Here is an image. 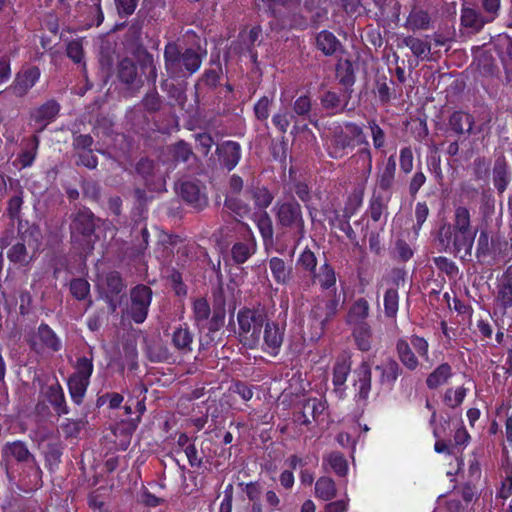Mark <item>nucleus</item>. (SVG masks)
Here are the masks:
<instances>
[{
    "mask_svg": "<svg viewBox=\"0 0 512 512\" xmlns=\"http://www.w3.org/2000/svg\"><path fill=\"white\" fill-rule=\"evenodd\" d=\"M475 121L474 117L463 111L453 112L448 120V126L458 136L470 135L472 133Z\"/></svg>",
    "mask_w": 512,
    "mask_h": 512,
    "instance_id": "nucleus-25",
    "label": "nucleus"
},
{
    "mask_svg": "<svg viewBox=\"0 0 512 512\" xmlns=\"http://www.w3.org/2000/svg\"><path fill=\"white\" fill-rule=\"evenodd\" d=\"M60 105L55 100H48L43 105H41L32 115L34 120L38 123H44L38 132H41L45 129L46 125L51 122L59 113Z\"/></svg>",
    "mask_w": 512,
    "mask_h": 512,
    "instance_id": "nucleus-32",
    "label": "nucleus"
},
{
    "mask_svg": "<svg viewBox=\"0 0 512 512\" xmlns=\"http://www.w3.org/2000/svg\"><path fill=\"white\" fill-rule=\"evenodd\" d=\"M357 387L356 399L366 404L372 387V372L368 362L363 361L354 371Z\"/></svg>",
    "mask_w": 512,
    "mask_h": 512,
    "instance_id": "nucleus-20",
    "label": "nucleus"
},
{
    "mask_svg": "<svg viewBox=\"0 0 512 512\" xmlns=\"http://www.w3.org/2000/svg\"><path fill=\"white\" fill-rule=\"evenodd\" d=\"M339 298L336 291L327 300L318 301L311 309L310 316L318 322L321 329L337 314Z\"/></svg>",
    "mask_w": 512,
    "mask_h": 512,
    "instance_id": "nucleus-18",
    "label": "nucleus"
},
{
    "mask_svg": "<svg viewBox=\"0 0 512 512\" xmlns=\"http://www.w3.org/2000/svg\"><path fill=\"white\" fill-rule=\"evenodd\" d=\"M26 341L36 353L58 352L62 348L60 338L46 323H41L37 330L27 337Z\"/></svg>",
    "mask_w": 512,
    "mask_h": 512,
    "instance_id": "nucleus-9",
    "label": "nucleus"
},
{
    "mask_svg": "<svg viewBox=\"0 0 512 512\" xmlns=\"http://www.w3.org/2000/svg\"><path fill=\"white\" fill-rule=\"evenodd\" d=\"M70 291L77 300H84L90 292V284L83 278L73 279L70 283Z\"/></svg>",
    "mask_w": 512,
    "mask_h": 512,
    "instance_id": "nucleus-64",
    "label": "nucleus"
},
{
    "mask_svg": "<svg viewBox=\"0 0 512 512\" xmlns=\"http://www.w3.org/2000/svg\"><path fill=\"white\" fill-rule=\"evenodd\" d=\"M324 410V402L317 398H308L302 402L301 410L294 413V422L307 426L312 420L317 421Z\"/></svg>",
    "mask_w": 512,
    "mask_h": 512,
    "instance_id": "nucleus-19",
    "label": "nucleus"
},
{
    "mask_svg": "<svg viewBox=\"0 0 512 512\" xmlns=\"http://www.w3.org/2000/svg\"><path fill=\"white\" fill-rule=\"evenodd\" d=\"M327 462L338 476H345L348 471V463L340 452H332L327 457Z\"/></svg>",
    "mask_w": 512,
    "mask_h": 512,
    "instance_id": "nucleus-52",
    "label": "nucleus"
},
{
    "mask_svg": "<svg viewBox=\"0 0 512 512\" xmlns=\"http://www.w3.org/2000/svg\"><path fill=\"white\" fill-rule=\"evenodd\" d=\"M75 373L71 376L90 381L93 373V352L90 348L89 356L79 357L75 365Z\"/></svg>",
    "mask_w": 512,
    "mask_h": 512,
    "instance_id": "nucleus-46",
    "label": "nucleus"
},
{
    "mask_svg": "<svg viewBox=\"0 0 512 512\" xmlns=\"http://www.w3.org/2000/svg\"><path fill=\"white\" fill-rule=\"evenodd\" d=\"M297 265L312 275L316 271L317 258L310 249L306 248L297 259Z\"/></svg>",
    "mask_w": 512,
    "mask_h": 512,
    "instance_id": "nucleus-61",
    "label": "nucleus"
},
{
    "mask_svg": "<svg viewBox=\"0 0 512 512\" xmlns=\"http://www.w3.org/2000/svg\"><path fill=\"white\" fill-rule=\"evenodd\" d=\"M474 65L478 74L484 78L497 77L499 73L498 65L493 56L485 51L480 52L475 60Z\"/></svg>",
    "mask_w": 512,
    "mask_h": 512,
    "instance_id": "nucleus-29",
    "label": "nucleus"
},
{
    "mask_svg": "<svg viewBox=\"0 0 512 512\" xmlns=\"http://www.w3.org/2000/svg\"><path fill=\"white\" fill-rule=\"evenodd\" d=\"M89 382L90 381H88V380L70 376V378L68 380L69 392H70L72 400L77 405L82 403V400L86 393Z\"/></svg>",
    "mask_w": 512,
    "mask_h": 512,
    "instance_id": "nucleus-48",
    "label": "nucleus"
},
{
    "mask_svg": "<svg viewBox=\"0 0 512 512\" xmlns=\"http://www.w3.org/2000/svg\"><path fill=\"white\" fill-rule=\"evenodd\" d=\"M384 314L387 318L395 319L399 309V294L396 288H389L384 294Z\"/></svg>",
    "mask_w": 512,
    "mask_h": 512,
    "instance_id": "nucleus-47",
    "label": "nucleus"
},
{
    "mask_svg": "<svg viewBox=\"0 0 512 512\" xmlns=\"http://www.w3.org/2000/svg\"><path fill=\"white\" fill-rule=\"evenodd\" d=\"M172 344L180 353L187 354L192 351L193 334L188 327H178L172 333Z\"/></svg>",
    "mask_w": 512,
    "mask_h": 512,
    "instance_id": "nucleus-33",
    "label": "nucleus"
},
{
    "mask_svg": "<svg viewBox=\"0 0 512 512\" xmlns=\"http://www.w3.org/2000/svg\"><path fill=\"white\" fill-rule=\"evenodd\" d=\"M318 280L320 286L324 290H329L336 284V275L333 267L325 262L321 265L319 273L312 274V282Z\"/></svg>",
    "mask_w": 512,
    "mask_h": 512,
    "instance_id": "nucleus-44",
    "label": "nucleus"
},
{
    "mask_svg": "<svg viewBox=\"0 0 512 512\" xmlns=\"http://www.w3.org/2000/svg\"><path fill=\"white\" fill-rule=\"evenodd\" d=\"M369 303L365 298L357 299L350 307L347 314V323L350 325H358L367 323L365 319L369 315Z\"/></svg>",
    "mask_w": 512,
    "mask_h": 512,
    "instance_id": "nucleus-37",
    "label": "nucleus"
},
{
    "mask_svg": "<svg viewBox=\"0 0 512 512\" xmlns=\"http://www.w3.org/2000/svg\"><path fill=\"white\" fill-rule=\"evenodd\" d=\"M396 352L401 364L410 371H414L419 366V360L413 352L410 344L403 338L398 339L396 343Z\"/></svg>",
    "mask_w": 512,
    "mask_h": 512,
    "instance_id": "nucleus-31",
    "label": "nucleus"
},
{
    "mask_svg": "<svg viewBox=\"0 0 512 512\" xmlns=\"http://www.w3.org/2000/svg\"><path fill=\"white\" fill-rule=\"evenodd\" d=\"M71 238L78 241L80 237L88 238L96 229V217L88 208H81L71 215Z\"/></svg>",
    "mask_w": 512,
    "mask_h": 512,
    "instance_id": "nucleus-13",
    "label": "nucleus"
},
{
    "mask_svg": "<svg viewBox=\"0 0 512 512\" xmlns=\"http://www.w3.org/2000/svg\"><path fill=\"white\" fill-rule=\"evenodd\" d=\"M63 446L59 439H51L44 447V456L50 470L61 462Z\"/></svg>",
    "mask_w": 512,
    "mask_h": 512,
    "instance_id": "nucleus-41",
    "label": "nucleus"
},
{
    "mask_svg": "<svg viewBox=\"0 0 512 512\" xmlns=\"http://www.w3.org/2000/svg\"><path fill=\"white\" fill-rule=\"evenodd\" d=\"M257 227L263 238L264 243L271 244L273 242L274 229L272 219L266 211L262 212L258 216Z\"/></svg>",
    "mask_w": 512,
    "mask_h": 512,
    "instance_id": "nucleus-49",
    "label": "nucleus"
},
{
    "mask_svg": "<svg viewBox=\"0 0 512 512\" xmlns=\"http://www.w3.org/2000/svg\"><path fill=\"white\" fill-rule=\"evenodd\" d=\"M337 488L334 480L327 476L320 477L315 483V495L323 501H330L336 497Z\"/></svg>",
    "mask_w": 512,
    "mask_h": 512,
    "instance_id": "nucleus-40",
    "label": "nucleus"
},
{
    "mask_svg": "<svg viewBox=\"0 0 512 512\" xmlns=\"http://www.w3.org/2000/svg\"><path fill=\"white\" fill-rule=\"evenodd\" d=\"M145 110L149 113L158 112L162 107V99L159 93L157 92L155 86L153 89L146 93L141 101Z\"/></svg>",
    "mask_w": 512,
    "mask_h": 512,
    "instance_id": "nucleus-54",
    "label": "nucleus"
},
{
    "mask_svg": "<svg viewBox=\"0 0 512 512\" xmlns=\"http://www.w3.org/2000/svg\"><path fill=\"white\" fill-rule=\"evenodd\" d=\"M240 342L249 349H255L261 341V330L268 321L264 308H244L237 314Z\"/></svg>",
    "mask_w": 512,
    "mask_h": 512,
    "instance_id": "nucleus-2",
    "label": "nucleus"
},
{
    "mask_svg": "<svg viewBox=\"0 0 512 512\" xmlns=\"http://www.w3.org/2000/svg\"><path fill=\"white\" fill-rule=\"evenodd\" d=\"M396 159L395 155H390L382 168H379L376 174V183L373 192L385 193L392 196V190L395 186Z\"/></svg>",
    "mask_w": 512,
    "mask_h": 512,
    "instance_id": "nucleus-17",
    "label": "nucleus"
},
{
    "mask_svg": "<svg viewBox=\"0 0 512 512\" xmlns=\"http://www.w3.org/2000/svg\"><path fill=\"white\" fill-rule=\"evenodd\" d=\"M173 159L180 162H188L194 157L191 146L183 140L176 142L172 147Z\"/></svg>",
    "mask_w": 512,
    "mask_h": 512,
    "instance_id": "nucleus-58",
    "label": "nucleus"
},
{
    "mask_svg": "<svg viewBox=\"0 0 512 512\" xmlns=\"http://www.w3.org/2000/svg\"><path fill=\"white\" fill-rule=\"evenodd\" d=\"M46 398L57 415L61 416L68 414L69 409L66 404L64 391L58 383L50 385L47 388Z\"/></svg>",
    "mask_w": 512,
    "mask_h": 512,
    "instance_id": "nucleus-30",
    "label": "nucleus"
},
{
    "mask_svg": "<svg viewBox=\"0 0 512 512\" xmlns=\"http://www.w3.org/2000/svg\"><path fill=\"white\" fill-rule=\"evenodd\" d=\"M390 200V196L385 193L373 192L369 201L368 213L374 222H378L384 212H387Z\"/></svg>",
    "mask_w": 512,
    "mask_h": 512,
    "instance_id": "nucleus-34",
    "label": "nucleus"
},
{
    "mask_svg": "<svg viewBox=\"0 0 512 512\" xmlns=\"http://www.w3.org/2000/svg\"><path fill=\"white\" fill-rule=\"evenodd\" d=\"M166 69L174 75L184 71L193 74L199 70L202 63V55L194 49L187 48L184 51L175 43H168L164 51Z\"/></svg>",
    "mask_w": 512,
    "mask_h": 512,
    "instance_id": "nucleus-4",
    "label": "nucleus"
},
{
    "mask_svg": "<svg viewBox=\"0 0 512 512\" xmlns=\"http://www.w3.org/2000/svg\"><path fill=\"white\" fill-rule=\"evenodd\" d=\"M23 205V191L20 189L19 192L12 196L7 203L6 212L12 220L20 219V212Z\"/></svg>",
    "mask_w": 512,
    "mask_h": 512,
    "instance_id": "nucleus-62",
    "label": "nucleus"
},
{
    "mask_svg": "<svg viewBox=\"0 0 512 512\" xmlns=\"http://www.w3.org/2000/svg\"><path fill=\"white\" fill-rule=\"evenodd\" d=\"M255 206L260 209L269 207L274 199L273 194L265 187H254L250 190Z\"/></svg>",
    "mask_w": 512,
    "mask_h": 512,
    "instance_id": "nucleus-51",
    "label": "nucleus"
},
{
    "mask_svg": "<svg viewBox=\"0 0 512 512\" xmlns=\"http://www.w3.org/2000/svg\"><path fill=\"white\" fill-rule=\"evenodd\" d=\"M316 46L326 56L333 55L342 49L340 41L334 34H317Z\"/></svg>",
    "mask_w": 512,
    "mask_h": 512,
    "instance_id": "nucleus-42",
    "label": "nucleus"
},
{
    "mask_svg": "<svg viewBox=\"0 0 512 512\" xmlns=\"http://www.w3.org/2000/svg\"><path fill=\"white\" fill-rule=\"evenodd\" d=\"M152 295V289L144 284H139L131 289L128 314L135 323L140 324L146 320Z\"/></svg>",
    "mask_w": 512,
    "mask_h": 512,
    "instance_id": "nucleus-10",
    "label": "nucleus"
},
{
    "mask_svg": "<svg viewBox=\"0 0 512 512\" xmlns=\"http://www.w3.org/2000/svg\"><path fill=\"white\" fill-rule=\"evenodd\" d=\"M224 207L239 217H244L250 212V207L248 204L233 196L226 197Z\"/></svg>",
    "mask_w": 512,
    "mask_h": 512,
    "instance_id": "nucleus-55",
    "label": "nucleus"
},
{
    "mask_svg": "<svg viewBox=\"0 0 512 512\" xmlns=\"http://www.w3.org/2000/svg\"><path fill=\"white\" fill-rule=\"evenodd\" d=\"M353 337L359 350L367 352L371 349L372 330L368 323L353 325Z\"/></svg>",
    "mask_w": 512,
    "mask_h": 512,
    "instance_id": "nucleus-39",
    "label": "nucleus"
},
{
    "mask_svg": "<svg viewBox=\"0 0 512 512\" xmlns=\"http://www.w3.org/2000/svg\"><path fill=\"white\" fill-rule=\"evenodd\" d=\"M40 77L38 67H31L21 73H18L11 87L12 92L17 97H23L35 85Z\"/></svg>",
    "mask_w": 512,
    "mask_h": 512,
    "instance_id": "nucleus-23",
    "label": "nucleus"
},
{
    "mask_svg": "<svg viewBox=\"0 0 512 512\" xmlns=\"http://www.w3.org/2000/svg\"><path fill=\"white\" fill-rule=\"evenodd\" d=\"M430 18L427 12L422 10L412 12L408 18V27L410 29H428L429 28Z\"/></svg>",
    "mask_w": 512,
    "mask_h": 512,
    "instance_id": "nucleus-59",
    "label": "nucleus"
},
{
    "mask_svg": "<svg viewBox=\"0 0 512 512\" xmlns=\"http://www.w3.org/2000/svg\"><path fill=\"white\" fill-rule=\"evenodd\" d=\"M496 289L497 305L504 310L512 307V265L498 278Z\"/></svg>",
    "mask_w": 512,
    "mask_h": 512,
    "instance_id": "nucleus-21",
    "label": "nucleus"
},
{
    "mask_svg": "<svg viewBox=\"0 0 512 512\" xmlns=\"http://www.w3.org/2000/svg\"><path fill=\"white\" fill-rule=\"evenodd\" d=\"M312 111V100L308 95L299 96L293 103V115H291V119H294L295 116L303 117L304 119H310V113Z\"/></svg>",
    "mask_w": 512,
    "mask_h": 512,
    "instance_id": "nucleus-50",
    "label": "nucleus"
},
{
    "mask_svg": "<svg viewBox=\"0 0 512 512\" xmlns=\"http://www.w3.org/2000/svg\"><path fill=\"white\" fill-rule=\"evenodd\" d=\"M493 249L491 247V240L486 231H482L477 240L476 256L479 260L485 259L488 256L492 257Z\"/></svg>",
    "mask_w": 512,
    "mask_h": 512,
    "instance_id": "nucleus-60",
    "label": "nucleus"
},
{
    "mask_svg": "<svg viewBox=\"0 0 512 512\" xmlns=\"http://www.w3.org/2000/svg\"><path fill=\"white\" fill-rule=\"evenodd\" d=\"M29 142H30L29 145L31 146V149L25 150L19 155V160H20L22 167L31 166L36 157V154H37V149L39 146L38 136L37 135L32 136L31 139L29 140Z\"/></svg>",
    "mask_w": 512,
    "mask_h": 512,
    "instance_id": "nucleus-63",
    "label": "nucleus"
},
{
    "mask_svg": "<svg viewBox=\"0 0 512 512\" xmlns=\"http://www.w3.org/2000/svg\"><path fill=\"white\" fill-rule=\"evenodd\" d=\"M215 154L219 166L230 172L236 168L242 157V147L236 141L226 140L217 144Z\"/></svg>",
    "mask_w": 512,
    "mask_h": 512,
    "instance_id": "nucleus-14",
    "label": "nucleus"
},
{
    "mask_svg": "<svg viewBox=\"0 0 512 512\" xmlns=\"http://www.w3.org/2000/svg\"><path fill=\"white\" fill-rule=\"evenodd\" d=\"M256 241L250 236L243 241H237L231 248V257L236 264L245 263L256 252Z\"/></svg>",
    "mask_w": 512,
    "mask_h": 512,
    "instance_id": "nucleus-28",
    "label": "nucleus"
},
{
    "mask_svg": "<svg viewBox=\"0 0 512 512\" xmlns=\"http://www.w3.org/2000/svg\"><path fill=\"white\" fill-rule=\"evenodd\" d=\"M476 232L452 230L447 223L440 226L437 241L441 249L467 260L472 255Z\"/></svg>",
    "mask_w": 512,
    "mask_h": 512,
    "instance_id": "nucleus-3",
    "label": "nucleus"
},
{
    "mask_svg": "<svg viewBox=\"0 0 512 512\" xmlns=\"http://www.w3.org/2000/svg\"><path fill=\"white\" fill-rule=\"evenodd\" d=\"M351 371V361L348 358L338 359L333 367V385L340 398L345 394V383Z\"/></svg>",
    "mask_w": 512,
    "mask_h": 512,
    "instance_id": "nucleus-26",
    "label": "nucleus"
},
{
    "mask_svg": "<svg viewBox=\"0 0 512 512\" xmlns=\"http://www.w3.org/2000/svg\"><path fill=\"white\" fill-rule=\"evenodd\" d=\"M493 184L499 194L504 193L511 181V172L506 158L498 156L492 169Z\"/></svg>",
    "mask_w": 512,
    "mask_h": 512,
    "instance_id": "nucleus-24",
    "label": "nucleus"
},
{
    "mask_svg": "<svg viewBox=\"0 0 512 512\" xmlns=\"http://www.w3.org/2000/svg\"><path fill=\"white\" fill-rule=\"evenodd\" d=\"M104 284L106 289L105 294L119 295L126 288L121 274L117 271L108 272L105 275Z\"/></svg>",
    "mask_w": 512,
    "mask_h": 512,
    "instance_id": "nucleus-45",
    "label": "nucleus"
},
{
    "mask_svg": "<svg viewBox=\"0 0 512 512\" xmlns=\"http://www.w3.org/2000/svg\"><path fill=\"white\" fill-rule=\"evenodd\" d=\"M451 376L452 367L448 363H442L427 376L426 385L429 389H436L447 383Z\"/></svg>",
    "mask_w": 512,
    "mask_h": 512,
    "instance_id": "nucleus-38",
    "label": "nucleus"
},
{
    "mask_svg": "<svg viewBox=\"0 0 512 512\" xmlns=\"http://www.w3.org/2000/svg\"><path fill=\"white\" fill-rule=\"evenodd\" d=\"M349 133L341 127L335 128L327 144L328 155L333 159H341L348 154L347 149L353 147L354 140L358 144L368 146V141L363 133V129L355 124L348 122L345 124Z\"/></svg>",
    "mask_w": 512,
    "mask_h": 512,
    "instance_id": "nucleus-5",
    "label": "nucleus"
},
{
    "mask_svg": "<svg viewBox=\"0 0 512 512\" xmlns=\"http://www.w3.org/2000/svg\"><path fill=\"white\" fill-rule=\"evenodd\" d=\"M336 77L339 83L345 87H351L355 83V74L352 62L348 59H340L336 65Z\"/></svg>",
    "mask_w": 512,
    "mask_h": 512,
    "instance_id": "nucleus-43",
    "label": "nucleus"
},
{
    "mask_svg": "<svg viewBox=\"0 0 512 512\" xmlns=\"http://www.w3.org/2000/svg\"><path fill=\"white\" fill-rule=\"evenodd\" d=\"M2 457L6 463L15 461L25 465L31 471L36 483L41 480L42 470L24 442L13 441L6 443L2 448Z\"/></svg>",
    "mask_w": 512,
    "mask_h": 512,
    "instance_id": "nucleus-8",
    "label": "nucleus"
},
{
    "mask_svg": "<svg viewBox=\"0 0 512 512\" xmlns=\"http://www.w3.org/2000/svg\"><path fill=\"white\" fill-rule=\"evenodd\" d=\"M466 393L467 389L464 387H458L455 390L449 388L445 391L443 401L450 408H456L462 404Z\"/></svg>",
    "mask_w": 512,
    "mask_h": 512,
    "instance_id": "nucleus-57",
    "label": "nucleus"
},
{
    "mask_svg": "<svg viewBox=\"0 0 512 512\" xmlns=\"http://www.w3.org/2000/svg\"><path fill=\"white\" fill-rule=\"evenodd\" d=\"M273 211L277 226L288 231L293 240L299 243L306 234L305 220L300 203L294 197L278 200L273 207Z\"/></svg>",
    "mask_w": 512,
    "mask_h": 512,
    "instance_id": "nucleus-1",
    "label": "nucleus"
},
{
    "mask_svg": "<svg viewBox=\"0 0 512 512\" xmlns=\"http://www.w3.org/2000/svg\"><path fill=\"white\" fill-rule=\"evenodd\" d=\"M379 372V383L392 389L398 377L403 373L400 364L393 358H387L375 367Z\"/></svg>",
    "mask_w": 512,
    "mask_h": 512,
    "instance_id": "nucleus-22",
    "label": "nucleus"
},
{
    "mask_svg": "<svg viewBox=\"0 0 512 512\" xmlns=\"http://www.w3.org/2000/svg\"><path fill=\"white\" fill-rule=\"evenodd\" d=\"M284 337L285 325L268 320L264 326L262 350L271 356H277Z\"/></svg>",
    "mask_w": 512,
    "mask_h": 512,
    "instance_id": "nucleus-15",
    "label": "nucleus"
},
{
    "mask_svg": "<svg viewBox=\"0 0 512 512\" xmlns=\"http://www.w3.org/2000/svg\"><path fill=\"white\" fill-rule=\"evenodd\" d=\"M39 231L36 227H28L20 232L19 241L8 251V258L14 263L28 264L39 248Z\"/></svg>",
    "mask_w": 512,
    "mask_h": 512,
    "instance_id": "nucleus-7",
    "label": "nucleus"
},
{
    "mask_svg": "<svg viewBox=\"0 0 512 512\" xmlns=\"http://www.w3.org/2000/svg\"><path fill=\"white\" fill-rule=\"evenodd\" d=\"M447 224L452 230L477 233V229H474L471 225L470 211L465 206L456 207L454 211L453 222Z\"/></svg>",
    "mask_w": 512,
    "mask_h": 512,
    "instance_id": "nucleus-36",
    "label": "nucleus"
},
{
    "mask_svg": "<svg viewBox=\"0 0 512 512\" xmlns=\"http://www.w3.org/2000/svg\"><path fill=\"white\" fill-rule=\"evenodd\" d=\"M347 103L348 100H346L345 103L342 104L340 96L332 91H327L321 98L322 106L327 110H332L334 113L342 111L344 106L347 105Z\"/></svg>",
    "mask_w": 512,
    "mask_h": 512,
    "instance_id": "nucleus-53",
    "label": "nucleus"
},
{
    "mask_svg": "<svg viewBox=\"0 0 512 512\" xmlns=\"http://www.w3.org/2000/svg\"><path fill=\"white\" fill-rule=\"evenodd\" d=\"M404 43L416 57L427 58L431 51V39L428 34H409Z\"/></svg>",
    "mask_w": 512,
    "mask_h": 512,
    "instance_id": "nucleus-27",
    "label": "nucleus"
},
{
    "mask_svg": "<svg viewBox=\"0 0 512 512\" xmlns=\"http://www.w3.org/2000/svg\"><path fill=\"white\" fill-rule=\"evenodd\" d=\"M193 320L199 331L217 332L224 325L225 310L215 308L211 311L207 300L198 298L193 302Z\"/></svg>",
    "mask_w": 512,
    "mask_h": 512,
    "instance_id": "nucleus-6",
    "label": "nucleus"
},
{
    "mask_svg": "<svg viewBox=\"0 0 512 512\" xmlns=\"http://www.w3.org/2000/svg\"><path fill=\"white\" fill-rule=\"evenodd\" d=\"M135 170L148 190L156 192L165 190L166 180L158 162L148 158H141L136 163Z\"/></svg>",
    "mask_w": 512,
    "mask_h": 512,
    "instance_id": "nucleus-11",
    "label": "nucleus"
},
{
    "mask_svg": "<svg viewBox=\"0 0 512 512\" xmlns=\"http://www.w3.org/2000/svg\"><path fill=\"white\" fill-rule=\"evenodd\" d=\"M117 77L119 81L124 84L131 95L136 94L143 86V80L138 75L136 63L129 59L124 58L119 61L117 65Z\"/></svg>",
    "mask_w": 512,
    "mask_h": 512,
    "instance_id": "nucleus-16",
    "label": "nucleus"
},
{
    "mask_svg": "<svg viewBox=\"0 0 512 512\" xmlns=\"http://www.w3.org/2000/svg\"><path fill=\"white\" fill-rule=\"evenodd\" d=\"M269 268L277 284L284 285L290 281L292 267L288 266L282 258L272 257L269 260Z\"/></svg>",
    "mask_w": 512,
    "mask_h": 512,
    "instance_id": "nucleus-35",
    "label": "nucleus"
},
{
    "mask_svg": "<svg viewBox=\"0 0 512 512\" xmlns=\"http://www.w3.org/2000/svg\"><path fill=\"white\" fill-rule=\"evenodd\" d=\"M461 22L465 27L481 29L485 20L474 9L465 8L462 11Z\"/></svg>",
    "mask_w": 512,
    "mask_h": 512,
    "instance_id": "nucleus-56",
    "label": "nucleus"
},
{
    "mask_svg": "<svg viewBox=\"0 0 512 512\" xmlns=\"http://www.w3.org/2000/svg\"><path fill=\"white\" fill-rule=\"evenodd\" d=\"M178 193L185 203L197 211L208 206L209 200L205 185L197 179L184 180L179 184Z\"/></svg>",
    "mask_w": 512,
    "mask_h": 512,
    "instance_id": "nucleus-12",
    "label": "nucleus"
}]
</instances>
